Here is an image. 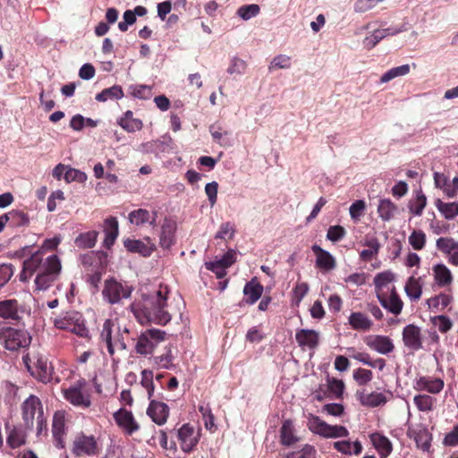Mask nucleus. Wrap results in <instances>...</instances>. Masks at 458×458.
Wrapping results in <instances>:
<instances>
[{"label": "nucleus", "mask_w": 458, "mask_h": 458, "mask_svg": "<svg viewBox=\"0 0 458 458\" xmlns=\"http://www.w3.org/2000/svg\"><path fill=\"white\" fill-rule=\"evenodd\" d=\"M259 10L260 9L258 4H252L240 7L237 11V13L242 20L248 21L258 15Z\"/></svg>", "instance_id": "nucleus-53"}, {"label": "nucleus", "mask_w": 458, "mask_h": 458, "mask_svg": "<svg viewBox=\"0 0 458 458\" xmlns=\"http://www.w3.org/2000/svg\"><path fill=\"white\" fill-rule=\"evenodd\" d=\"M366 345L380 354L387 355L394 350L392 339L386 335H370L364 338Z\"/></svg>", "instance_id": "nucleus-11"}, {"label": "nucleus", "mask_w": 458, "mask_h": 458, "mask_svg": "<svg viewBox=\"0 0 458 458\" xmlns=\"http://www.w3.org/2000/svg\"><path fill=\"white\" fill-rule=\"evenodd\" d=\"M413 403L420 411L428 413L436 409L437 399L426 394H417L413 397Z\"/></svg>", "instance_id": "nucleus-35"}, {"label": "nucleus", "mask_w": 458, "mask_h": 458, "mask_svg": "<svg viewBox=\"0 0 458 458\" xmlns=\"http://www.w3.org/2000/svg\"><path fill=\"white\" fill-rule=\"evenodd\" d=\"M437 248L446 255H449L454 249H458V242L453 238L441 237L437 240Z\"/></svg>", "instance_id": "nucleus-48"}, {"label": "nucleus", "mask_w": 458, "mask_h": 458, "mask_svg": "<svg viewBox=\"0 0 458 458\" xmlns=\"http://www.w3.org/2000/svg\"><path fill=\"white\" fill-rule=\"evenodd\" d=\"M291 57L286 55H278L273 58L268 69L273 71L276 69H289L291 68Z\"/></svg>", "instance_id": "nucleus-50"}, {"label": "nucleus", "mask_w": 458, "mask_h": 458, "mask_svg": "<svg viewBox=\"0 0 458 458\" xmlns=\"http://www.w3.org/2000/svg\"><path fill=\"white\" fill-rule=\"evenodd\" d=\"M141 385L146 388L148 398L154 393L153 374L149 370H143L141 373Z\"/></svg>", "instance_id": "nucleus-60"}, {"label": "nucleus", "mask_w": 458, "mask_h": 458, "mask_svg": "<svg viewBox=\"0 0 458 458\" xmlns=\"http://www.w3.org/2000/svg\"><path fill=\"white\" fill-rule=\"evenodd\" d=\"M263 286L255 279L248 282L243 289L246 301L250 304L255 303L262 295Z\"/></svg>", "instance_id": "nucleus-36"}, {"label": "nucleus", "mask_w": 458, "mask_h": 458, "mask_svg": "<svg viewBox=\"0 0 458 458\" xmlns=\"http://www.w3.org/2000/svg\"><path fill=\"white\" fill-rule=\"evenodd\" d=\"M409 436L412 437L418 448L424 452H428L431 446L432 435L423 425H417L415 428L409 429Z\"/></svg>", "instance_id": "nucleus-16"}, {"label": "nucleus", "mask_w": 458, "mask_h": 458, "mask_svg": "<svg viewBox=\"0 0 458 458\" xmlns=\"http://www.w3.org/2000/svg\"><path fill=\"white\" fill-rule=\"evenodd\" d=\"M384 38V32L380 29L375 30L370 35L367 36L363 40V46L366 49H372Z\"/></svg>", "instance_id": "nucleus-56"}, {"label": "nucleus", "mask_w": 458, "mask_h": 458, "mask_svg": "<svg viewBox=\"0 0 458 458\" xmlns=\"http://www.w3.org/2000/svg\"><path fill=\"white\" fill-rule=\"evenodd\" d=\"M52 432L55 438V446L64 447V436L65 434V415L62 411L55 412L53 416Z\"/></svg>", "instance_id": "nucleus-18"}, {"label": "nucleus", "mask_w": 458, "mask_h": 458, "mask_svg": "<svg viewBox=\"0 0 458 458\" xmlns=\"http://www.w3.org/2000/svg\"><path fill=\"white\" fill-rule=\"evenodd\" d=\"M311 249L316 255V265L318 267L326 271L335 267V259L327 250H323L318 245H313Z\"/></svg>", "instance_id": "nucleus-23"}, {"label": "nucleus", "mask_w": 458, "mask_h": 458, "mask_svg": "<svg viewBox=\"0 0 458 458\" xmlns=\"http://www.w3.org/2000/svg\"><path fill=\"white\" fill-rule=\"evenodd\" d=\"M427 205V197L421 190L415 192V197L409 203L410 211L415 216H420Z\"/></svg>", "instance_id": "nucleus-40"}, {"label": "nucleus", "mask_w": 458, "mask_h": 458, "mask_svg": "<svg viewBox=\"0 0 458 458\" xmlns=\"http://www.w3.org/2000/svg\"><path fill=\"white\" fill-rule=\"evenodd\" d=\"M97 443L93 437L81 436L73 443V453L77 456L91 455L96 453Z\"/></svg>", "instance_id": "nucleus-19"}, {"label": "nucleus", "mask_w": 458, "mask_h": 458, "mask_svg": "<svg viewBox=\"0 0 458 458\" xmlns=\"http://www.w3.org/2000/svg\"><path fill=\"white\" fill-rule=\"evenodd\" d=\"M0 344L9 351H17L29 346L30 337L28 333L13 327L0 328Z\"/></svg>", "instance_id": "nucleus-7"}, {"label": "nucleus", "mask_w": 458, "mask_h": 458, "mask_svg": "<svg viewBox=\"0 0 458 458\" xmlns=\"http://www.w3.org/2000/svg\"><path fill=\"white\" fill-rule=\"evenodd\" d=\"M43 408L39 398L35 395H30L22 403V416L25 425L28 428L33 427L37 417L42 415Z\"/></svg>", "instance_id": "nucleus-9"}, {"label": "nucleus", "mask_w": 458, "mask_h": 458, "mask_svg": "<svg viewBox=\"0 0 458 458\" xmlns=\"http://www.w3.org/2000/svg\"><path fill=\"white\" fill-rule=\"evenodd\" d=\"M370 441L380 458H387L393 451L391 441L383 434L374 432L369 435Z\"/></svg>", "instance_id": "nucleus-22"}, {"label": "nucleus", "mask_w": 458, "mask_h": 458, "mask_svg": "<svg viewBox=\"0 0 458 458\" xmlns=\"http://www.w3.org/2000/svg\"><path fill=\"white\" fill-rule=\"evenodd\" d=\"M316 450L313 445L306 444L301 449L286 454V458H315Z\"/></svg>", "instance_id": "nucleus-46"}, {"label": "nucleus", "mask_w": 458, "mask_h": 458, "mask_svg": "<svg viewBox=\"0 0 458 458\" xmlns=\"http://www.w3.org/2000/svg\"><path fill=\"white\" fill-rule=\"evenodd\" d=\"M346 233L345 229L341 225H332L327 233V239L335 242L342 240Z\"/></svg>", "instance_id": "nucleus-59"}, {"label": "nucleus", "mask_w": 458, "mask_h": 458, "mask_svg": "<svg viewBox=\"0 0 458 458\" xmlns=\"http://www.w3.org/2000/svg\"><path fill=\"white\" fill-rule=\"evenodd\" d=\"M118 124L128 132H134L142 128V122L139 119L118 120Z\"/></svg>", "instance_id": "nucleus-62"}, {"label": "nucleus", "mask_w": 458, "mask_h": 458, "mask_svg": "<svg viewBox=\"0 0 458 458\" xmlns=\"http://www.w3.org/2000/svg\"><path fill=\"white\" fill-rule=\"evenodd\" d=\"M135 348L136 352L140 354H150L156 348V343L151 342V340L146 335V333L144 332L139 337Z\"/></svg>", "instance_id": "nucleus-43"}, {"label": "nucleus", "mask_w": 458, "mask_h": 458, "mask_svg": "<svg viewBox=\"0 0 458 458\" xmlns=\"http://www.w3.org/2000/svg\"><path fill=\"white\" fill-rule=\"evenodd\" d=\"M62 271V263L55 254L44 257L41 250H37L23 261L20 280L27 282L35 275L36 290L46 291L55 282Z\"/></svg>", "instance_id": "nucleus-2"}, {"label": "nucleus", "mask_w": 458, "mask_h": 458, "mask_svg": "<svg viewBox=\"0 0 458 458\" xmlns=\"http://www.w3.org/2000/svg\"><path fill=\"white\" fill-rule=\"evenodd\" d=\"M435 204L437 210L445 219L451 220L458 216V201L444 202L440 199H437Z\"/></svg>", "instance_id": "nucleus-38"}, {"label": "nucleus", "mask_w": 458, "mask_h": 458, "mask_svg": "<svg viewBox=\"0 0 458 458\" xmlns=\"http://www.w3.org/2000/svg\"><path fill=\"white\" fill-rule=\"evenodd\" d=\"M398 211L397 206L390 199H380L377 205V214L382 221L392 220Z\"/></svg>", "instance_id": "nucleus-30"}, {"label": "nucleus", "mask_w": 458, "mask_h": 458, "mask_svg": "<svg viewBox=\"0 0 458 458\" xmlns=\"http://www.w3.org/2000/svg\"><path fill=\"white\" fill-rule=\"evenodd\" d=\"M280 438L281 443L287 446H290L300 440V438L295 435L293 424L290 420L284 421L280 429Z\"/></svg>", "instance_id": "nucleus-34"}, {"label": "nucleus", "mask_w": 458, "mask_h": 458, "mask_svg": "<svg viewBox=\"0 0 458 458\" xmlns=\"http://www.w3.org/2000/svg\"><path fill=\"white\" fill-rule=\"evenodd\" d=\"M348 322L353 329L360 331H369L373 325L372 320L362 312L351 313Z\"/></svg>", "instance_id": "nucleus-33"}, {"label": "nucleus", "mask_w": 458, "mask_h": 458, "mask_svg": "<svg viewBox=\"0 0 458 458\" xmlns=\"http://www.w3.org/2000/svg\"><path fill=\"white\" fill-rule=\"evenodd\" d=\"M432 323L441 333H446L453 326L450 318L443 315L432 318Z\"/></svg>", "instance_id": "nucleus-57"}, {"label": "nucleus", "mask_w": 458, "mask_h": 458, "mask_svg": "<svg viewBox=\"0 0 458 458\" xmlns=\"http://www.w3.org/2000/svg\"><path fill=\"white\" fill-rule=\"evenodd\" d=\"M404 291L411 301H418L422 293V286L420 283V279L410 276L405 284Z\"/></svg>", "instance_id": "nucleus-39"}, {"label": "nucleus", "mask_w": 458, "mask_h": 458, "mask_svg": "<svg viewBox=\"0 0 458 458\" xmlns=\"http://www.w3.org/2000/svg\"><path fill=\"white\" fill-rule=\"evenodd\" d=\"M0 318L19 320L21 317L18 301L14 299L0 301Z\"/></svg>", "instance_id": "nucleus-28"}, {"label": "nucleus", "mask_w": 458, "mask_h": 458, "mask_svg": "<svg viewBox=\"0 0 458 458\" xmlns=\"http://www.w3.org/2000/svg\"><path fill=\"white\" fill-rule=\"evenodd\" d=\"M247 69V63L238 57L231 59L230 65L227 68V72L231 75H242Z\"/></svg>", "instance_id": "nucleus-49"}, {"label": "nucleus", "mask_w": 458, "mask_h": 458, "mask_svg": "<svg viewBox=\"0 0 458 458\" xmlns=\"http://www.w3.org/2000/svg\"><path fill=\"white\" fill-rule=\"evenodd\" d=\"M366 208L365 201L362 199L355 200L350 207V216L353 220H359Z\"/></svg>", "instance_id": "nucleus-61"}, {"label": "nucleus", "mask_w": 458, "mask_h": 458, "mask_svg": "<svg viewBox=\"0 0 458 458\" xmlns=\"http://www.w3.org/2000/svg\"><path fill=\"white\" fill-rule=\"evenodd\" d=\"M384 0H357L353 4V10L357 13H364L373 9L377 4Z\"/></svg>", "instance_id": "nucleus-54"}, {"label": "nucleus", "mask_w": 458, "mask_h": 458, "mask_svg": "<svg viewBox=\"0 0 458 458\" xmlns=\"http://www.w3.org/2000/svg\"><path fill=\"white\" fill-rule=\"evenodd\" d=\"M97 238L98 233L96 231H89L80 234L76 238L75 242L81 248L89 249L95 246Z\"/></svg>", "instance_id": "nucleus-44"}, {"label": "nucleus", "mask_w": 458, "mask_h": 458, "mask_svg": "<svg viewBox=\"0 0 458 458\" xmlns=\"http://www.w3.org/2000/svg\"><path fill=\"white\" fill-rule=\"evenodd\" d=\"M88 179L87 174L78 169L69 167L64 173V180L67 182H85Z\"/></svg>", "instance_id": "nucleus-52"}, {"label": "nucleus", "mask_w": 458, "mask_h": 458, "mask_svg": "<svg viewBox=\"0 0 458 458\" xmlns=\"http://www.w3.org/2000/svg\"><path fill=\"white\" fill-rule=\"evenodd\" d=\"M443 445L445 446L458 445V424L445 436Z\"/></svg>", "instance_id": "nucleus-64"}, {"label": "nucleus", "mask_w": 458, "mask_h": 458, "mask_svg": "<svg viewBox=\"0 0 458 458\" xmlns=\"http://www.w3.org/2000/svg\"><path fill=\"white\" fill-rule=\"evenodd\" d=\"M148 242L145 243L140 240L127 239L124 241V247L130 252L139 253L144 257H148L152 254L155 250V244L151 242L149 237L146 238Z\"/></svg>", "instance_id": "nucleus-21"}, {"label": "nucleus", "mask_w": 458, "mask_h": 458, "mask_svg": "<svg viewBox=\"0 0 458 458\" xmlns=\"http://www.w3.org/2000/svg\"><path fill=\"white\" fill-rule=\"evenodd\" d=\"M444 381L441 378L431 377H420L415 381V389L418 391H427L436 394L440 393L444 388Z\"/></svg>", "instance_id": "nucleus-20"}, {"label": "nucleus", "mask_w": 458, "mask_h": 458, "mask_svg": "<svg viewBox=\"0 0 458 458\" xmlns=\"http://www.w3.org/2000/svg\"><path fill=\"white\" fill-rule=\"evenodd\" d=\"M23 363L28 371L42 383H48L52 379L53 367L46 356L41 353L26 354L22 357Z\"/></svg>", "instance_id": "nucleus-4"}, {"label": "nucleus", "mask_w": 458, "mask_h": 458, "mask_svg": "<svg viewBox=\"0 0 458 458\" xmlns=\"http://www.w3.org/2000/svg\"><path fill=\"white\" fill-rule=\"evenodd\" d=\"M131 94L138 98L148 99L152 95V89L149 86L138 85L131 88Z\"/></svg>", "instance_id": "nucleus-63"}, {"label": "nucleus", "mask_w": 458, "mask_h": 458, "mask_svg": "<svg viewBox=\"0 0 458 458\" xmlns=\"http://www.w3.org/2000/svg\"><path fill=\"white\" fill-rule=\"evenodd\" d=\"M432 271L435 282L438 286L445 287L452 284L453 275L445 265H435L432 268Z\"/></svg>", "instance_id": "nucleus-31"}, {"label": "nucleus", "mask_w": 458, "mask_h": 458, "mask_svg": "<svg viewBox=\"0 0 458 458\" xmlns=\"http://www.w3.org/2000/svg\"><path fill=\"white\" fill-rule=\"evenodd\" d=\"M157 218V211H148L144 208H139L129 213L128 219L131 224L136 226L145 225H155Z\"/></svg>", "instance_id": "nucleus-17"}, {"label": "nucleus", "mask_w": 458, "mask_h": 458, "mask_svg": "<svg viewBox=\"0 0 458 458\" xmlns=\"http://www.w3.org/2000/svg\"><path fill=\"white\" fill-rule=\"evenodd\" d=\"M410 71L411 68L409 64H403L401 66L391 68L380 77L379 82L381 84L387 83L397 77L408 74Z\"/></svg>", "instance_id": "nucleus-41"}, {"label": "nucleus", "mask_w": 458, "mask_h": 458, "mask_svg": "<svg viewBox=\"0 0 458 458\" xmlns=\"http://www.w3.org/2000/svg\"><path fill=\"white\" fill-rule=\"evenodd\" d=\"M334 448L341 454L347 455H358L362 451L361 443L359 440H341L333 444Z\"/></svg>", "instance_id": "nucleus-32"}, {"label": "nucleus", "mask_w": 458, "mask_h": 458, "mask_svg": "<svg viewBox=\"0 0 458 458\" xmlns=\"http://www.w3.org/2000/svg\"><path fill=\"white\" fill-rule=\"evenodd\" d=\"M357 396L360 403L368 407H377L384 405L387 402L386 396L383 393L372 392H358Z\"/></svg>", "instance_id": "nucleus-29"}, {"label": "nucleus", "mask_w": 458, "mask_h": 458, "mask_svg": "<svg viewBox=\"0 0 458 458\" xmlns=\"http://www.w3.org/2000/svg\"><path fill=\"white\" fill-rule=\"evenodd\" d=\"M131 291V286L123 284L114 279H108L105 281L102 294L107 302L116 304L121 302L123 299L130 298Z\"/></svg>", "instance_id": "nucleus-8"}, {"label": "nucleus", "mask_w": 458, "mask_h": 458, "mask_svg": "<svg viewBox=\"0 0 458 458\" xmlns=\"http://www.w3.org/2000/svg\"><path fill=\"white\" fill-rule=\"evenodd\" d=\"M327 390L333 398H341L344 390V384L342 380L328 377Z\"/></svg>", "instance_id": "nucleus-47"}, {"label": "nucleus", "mask_w": 458, "mask_h": 458, "mask_svg": "<svg viewBox=\"0 0 458 458\" xmlns=\"http://www.w3.org/2000/svg\"><path fill=\"white\" fill-rule=\"evenodd\" d=\"M409 243L416 250H422L426 243V234L420 231H413L409 236Z\"/></svg>", "instance_id": "nucleus-51"}, {"label": "nucleus", "mask_w": 458, "mask_h": 458, "mask_svg": "<svg viewBox=\"0 0 458 458\" xmlns=\"http://www.w3.org/2000/svg\"><path fill=\"white\" fill-rule=\"evenodd\" d=\"M298 344L302 348L314 349L318 344L319 335L311 329H301L295 335Z\"/></svg>", "instance_id": "nucleus-26"}, {"label": "nucleus", "mask_w": 458, "mask_h": 458, "mask_svg": "<svg viewBox=\"0 0 458 458\" xmlns=\"http://www.w3.org/2000/svg\"><path fill=\"white\" fill-rule=\"evenodd\" d=\"M177 437L181 449L185 453L191 452L199 440V432L193 427L184 424L177 432Z\"/></svg>", "instance_id": "nucleus-10"}, {"label": "nucleus", "mask_w": 458, "mask_h": 458, "mask_svg": "<svg viewBox=\"0 0 458 458\" xmlns=\"http://www.w3.org/2000/svg\"><path fill=\"white\" fill-rule=\"evenodd\" d=\"M114 419L117 425L127 435H132L140 428V426L135 420L132 413L127 410L120 409L114 414Z\"/></svg>", "instance_id": "nucleus-14"}, {"label": "nucleus", "mask_w": 458, "mask_h": 458, "mask_svg": "<svg viewBox=\"0 0 458 458\" xmlns=\"http://www.w3.org/2000/svg\"><path fill=\"white\" fill-rule=\"evenodd\" d=\"M86 381L79 380L67 388H63L64 398L73 406L86 409L91 405V397L86 388Z\"/></svg>", "instance_id": "nucleus-6"}, {"label": "nucleus", "mask_w": 458, "mask_h": 458, "mask_svg": "<svg viewBox=\"0 0 458 458\" xmlns=\"http://www.w3.org/2000/svg\"><path fill=\"white\" fill-rule=\"evenodd\" d=\"M105 245L110 247L114 244L118 236V221L115 217H109L105 220Z\"/></svg>", "instance_id": "nucleus-37"}, {"label": "nucleus", "mask_w": 458, "mask_h": 458, "mask_svg": "<svg viewBox=\"0 0 458 458\" xmlns=\"http://www.w3.org/2000/svg\"><path fill=\"white\" fill-rule=\"evenodd\" d=\"M234 233H235V229H234L233 225L230 222H225L220 225L219 230L216 233L215 237L216 239H221V240H225L226 238L232 239L234 235Z\"/></svg>", "instance_id": "nucleus-58"}, {"label": "nucleus", "mask_w": 458, "mask_h": 458, "mask_svg": "<svg viewBox=\"0 0 458 458\" xmlns=\"http://www.w3.org/2000/svg\"><path fill=\"white\" fill-rule=\"evenodd\" d=\"M403 341L404 345L412 351L422 348L420 328L413 324L407 325L403 330Z\"/></svg>", "instance_id": "nucleus-15"}, {"label": "nucleus", "mask_w": 458, "mask_h": 458, "mask_svg": "<svg viewBox=\"0 0 458 458\" xmlns=\"http://www.w3.org/2000/svg\"><path fill=\"white\" fill-rule=\"evenodd\" d=\"M177 223L171 217H165L161 225L159 244L163 249H170L175 244Z\"/></svg>", "instance_id": "nucleus-13"}, {"label": "nucleus", "mask_w": 458, "mask_h": 458, "mask_svg": "<svg viewBox=\"0 0 458 458\" xmlns=\"http://www.w3.org/2000/svg\"><path fill=\"white\" fill-rule=\"evenodd\" d=\"M394 280V274L391 271H384L377 274L374 278V284L377 292H384L391 282Z\"/></svg>", "instance_id": "nucleus-45"}, {"label": "nucleus", "mask_w": 458, "mask_h": 458, "mask_svg": "<svg viewBox=\"0 0 458 458\" xmlns=\"http://www.w3.org/2000/svg\"><path fill=\"white\" fill-rule=\"evenodd\" d=\"M361 244L368 247V249L360 251V258L361 260L367 262L370 261L374 257L377 256L381 248V244L378 239L374 236H366L361 242Z\"/></svg>", "instance_id": "nucleus-27"}, {"label": "nucleus", "mask_w": 458, "mask_h": 458, "mask_svg": "<svg viewBox=\"0 0 458 458\" xmlns=\"http://www.w3.org/2000/svg\"><path fill=\"white\" fill-rule=\"evenodd\" d=\"M353 378L360 386H364L373 378L372 371L369 369L359 368L353 371Z\"/></svg>", "instance_id": "nucleus-55"}, {"label": "nucleus", "mask_w": 458, "mask_h": 458, "mask_svg": "<svg viewBox=\"0 0 458 458\" xmlns=\"http://www.w3.org/2000/svg\"><path fill=\"white\" fill-rule=\"evenodd\" d=\"M377 297L380 304L392 314L399 315L402 312L403 303L394 286L390 289L389 294L386 292H377Z\"/></svg>", "instance_id": "nucleus-12"}, {"label": "nucleus", "mask_w": 458, "mask_h": 458, "mask_svg": "<svg viewBox=\"0 0 458 458\" xmlns=\"http://www.w3.org/2000/svg\"><path fill=\"white\" fill-rule=\"evenodd\" d=\"M147 412L155 423L163 425L166 422L169 409L164 403L151 401Z\"/></svg>", "instance_id": "nucleus-24"}, {"label": "nucleus", "mask_w": 458, "mask_h": 458, "mask_svg": "<svg viewBox=\"0 0 458 458\" xmlns=\"http://www.w3.org/2000/svg\"><path fill=\"white\" fill-rule=\"evenodd\" d=\"M166 287H160L158 291L150 294H142L140 301L131 304V310L141 325L154 323L165 326L172 317L180 312V298L170 301Z\"/></svg>", "instance_id": "nucleus-1"}, {"label": "nucleus", "mask_w": 458, "mask_h": 458, "mask_svg": "<svg viewBox=\"0 0 458 458\" xmlns=\"http://www.w3.org/2000/svg\"><path fill=\"white\" fill-rule=\"evenodd\" d=\"M308 428L314 434L326 438H341L349 436L348 429L342 425H329L319 417L310 415Z\"/></svg>", "instance_id": "nucleus-5"}, {"label": "nucleus", "mask_w": 458, "mask_h": 458, "mask_svg": "<svg viewBox=\"0 0 458 458\" xmlns=\"http://www.w3.org/2000/svg\"><path fill=\"white\" fill-rule=\"evenodd\" d=\"M127 328L123 331L113 319H106L100 332L101 343L106 344L108 353L113 356L115 351H124L126 344L124 335H128Z\"/></svg>", "instance_id": "nucleus-3"}, {"label": "nucleus", "mask_w": 458, "mask_h": 458, "mask_svg": "<svg viewBox=\"0 0 458 458\" xmlns=\"http://www.w3.org/2000/svg\"><path fill=\"white\" fill-rule=\"evenodd\" d=\"M7 432V445L13 448H18L23 445L26 442V434L21 426H11L8 423L5 425Z\"/></svg>", "instance_id": "nucleus-25"}, {"label": "nucleus", "mask_w": 458, "mask_h": 458, "mask_svg": "<svg viewBox=\"0 0 458 458\" xmlns=\"http://www.w3.org/2000/svg\"><path fill=\"white\" fill-rule=\"evenodd\" d=\"M123 97V89L120 86L114 85L105 89L96 96V100L105 102L107 100L121 99Z\"/></svg>", "instance_id": "nucleus-42"}]
</instances>
